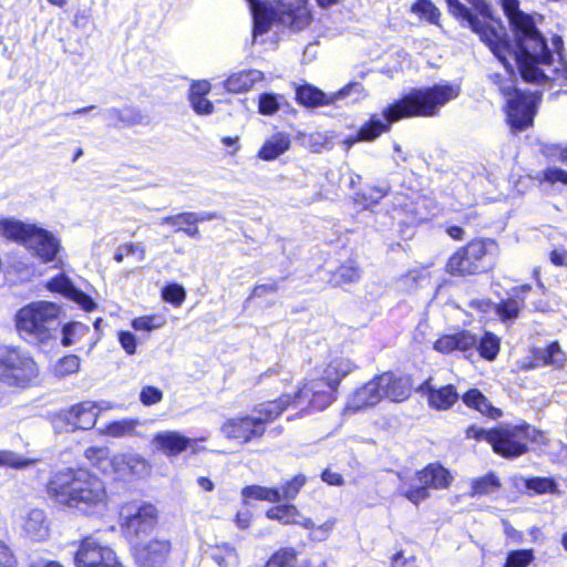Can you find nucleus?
<instances>
[{"instance_id": "obj_1", "label": "nucleus", "mask_w": 567, "mask_h": 567, "mask_svg": "<svg viewBox=\"0 0 567 567\" xmlns=\"http://www.w3.org/2000/svg\"><path fill=\"white\" fill-rule=\"evenodd\" d=\"M502 7L515 38L517 50L514 52V59L522 78L537 84L547 82L567 84V63L561 60L559 53L563 47L561 39H554L558 56L555 61L544 38L536 29L534 18L519 10V1L502 0Z\"/></svg>"}, {"instance_id": "obj_2", "label": "nucleus", "mask_w": 567, "mask_h": 567, "mask_svg": "<svg viewBox=\"0 0 567 567\" xmlns=\"http://www.w3.org/2000/svg\"><path fill=\"white\" fill-rule=\"evenodd\" d=\"M460 95V87L453 84H436L431 87L413 89L399 101L386 106L381 114H373L361 126L353 140L347 141L349 146L359 141H373L391 124L405 117H431L439 114L441 107Z\"/></svg>"}, {"instance_id": "obj_3", "label": "nucleus", "mask_w": 567, "mask_h": 567, "mask_svg": "<svg viewBox=\"0 0 567 567\" xmlns=\"http://www.w3.org/2000/svg\"><path fill=\"white\" fill-rule=\"evenodd\" d=\"M48 495L58 504L93 513L106 506L103 481L87 470L66 468L54 473L48 483Z\"/></svg>"}, {"instance_id": "obj_4", "label": "nucleus", "mask_w": 567, "mask_h": 567, "mask_svg": "<svg viewBox=\"0 0 567 567\" xmlns=\"http://www.w3.org/2000/svg\"><path fill=\"white\" fill-rule=\"evenodd\" d=\"M252 14V39L269 32L272 23H277L292 32L307 29L312 22V12L308 0H277L267 4L260 0H248Z\"/></svg>"}, {"instance_id": "obj_5", "label": "nucleus", "mask_w": 567, "mask_h": 567, "mask_svg": "<svg viewBox=\"0 0 567 567\" xmlns=\"http://www.w3.org/2000/svg\"><path fill=\"white\" fill-rule=\"evenodd\" d=\"M474 11L467 9L458 0H445L449 11L460 20L463 27L470 28L484 42L498 61L512 73V66L505 55L508 45L503 39V31L496 28L492 21L491 8L485 0H467Z\"/></svg>"}, {"instance_id": "obj_6", "label": "nucleus", "mask_w": 567, "mask_h": 567, "mask_svg": "<svg viewBox=\"0 0 567 567\" xmlns=\"http://www.w3.org/2000/svg\"><path fill=\"white\" fill-rule=\"evenodd\" d=\"M497 245L492 239H476L458 248L446 264L453 276H470L488 271L494 267Z\"/></svg>"}, {"instance_id": "obj_7", "label": "nucleus", "mask_w": 567, "mask_h": 567, "mask_svg": "<svg viewBox=\"0 0 567 567\" xmlns=\"http://www.w3.org/2000/svg\"><path fill=\"white\" fill-rule=\"evenodd\" d=\"M85 456L103 473L113 475L117 480L143 478L150 475L151 464L137 453H117L109 456L105 447H90Z\"/></svg>"}, {"instance_id": "obj_8", "label": "nucleus", "mask_w": 567, "mask_h": 567, "mask_svg": "<svg viewBox=\"0 0 567 567\" xmlns=\"http://www.w3.org/2000/svg\"><path fill=\"white\" fill-rule=\"evenodd\" d=\"M61 308L53 302L30 303L17 313V328L29 337L43 342L53 337L60 327Z\"/></svg>"}, {"instance_id": "obj_9", "label": "nucleus", "mask_w": 567, "mask_h": 567, "mask_svg": "<svg viewBox=\"0 0 567 567\" xmlns=\"http://www.w3.org/2000/svg\"><path fill=\"white\" fill-rule=\"evenodd\" d=\"M289 402L287 395L261 405L256 416L233 417L226 421L220 430L225 437L247 443L265 433V424L278 417Z\"/></svg>"}, {"instance_id": "obj_10", "label": "nucleus", "mask_w": 567, "mask_h": 567, "mask_svg": "<svg viewBox=\"0 0 567 567\" xmlns=\"http://www.w3.org/2000/svg\"><path fill=\"white\" fill-rule=\"evenodd\" d=\"M39 369L34 360L17 347H0V381L8 386H35Z\"/></svg>"}, {"instance_id": "obj_11", "label": "nucleus", "mask_w": 567, "mask_h": 567, "mask_svg": "<svg viewBox=\"0 0 567 567\" xmlns=\"http://www.w3.org/2000/svg\"><path fill=\"white\" fill-rule=\"evenodd\" d=\"M400 493L414 505L430 497L429 488H446L452 476L446 468L439 464H429L413 475H399Z\"/></svg>"}, {"instance_id": "obj_12", "label": "nucleus", "mask_w": 567, "mask_h": 567, "mask_svg": "<svg viewBox=\"0 0 567 567\" xmlns=\"http://www.w3.org/2000/svg\"><path fill=\"white\" fill-rule=\"evenodd\" d=\"M527 436L528 434L524 430L523 423H502L494 429L492 447L495 453L504 457H517L528 451L526 446Z\"/></svg>"}, {"instance_id": "obj_13", "label": "nucleus", "mask_w": 567, "mask_h": 567, "mask_svg": "<svg viewBox=\"0 0 567 567\" xmlns=\"http://www.w3.org/2000/svg\"><path fill=\"white\" fill-rule=\"evenodd\" d=\"M352 95L354 101H358L360 97L364 96V89L360 83H349L338 92H334L330 95H327L319 89L308 84L298 87L296 91L297 101L300 104L310 107L336 104L338 101L344 100Z\"/></svg>"}, {"instance_id": "obj_14", "label": "nucleus", "mask_w": 567, "mask_h": 567, "mask_svg": "<svg viewBox=\"0 0 567 567\" xmlns=\"http://www.w3.org/2000/svg\"><path fill=\"white\" fill-rule=\"evenodd\" d=\"M74 561L76 567H122L114 550L102 545L94 537L82 540Z\"/></svg>"}, {"instance_id": "obj_15", "label": "nucleus", "mask_w": 567, "mask_h": 567, "mask_svg": "<svg viewBox=\"0 0 567 567\" xmlns=\"http://www.w3.org/2000/svg\"><path fill=\"white\" fill-rule=\"evenodd\" d=\"M157 511L148 503H128L122 506L120 516L130 535L138 536L150 530L156 522Z\"/></svg>"}, {"instance_id": "obj_16", "label": "nucleus", "mask_w": 567, "mask_h": 567, "mask_svg": "<svg viewBox=\"0 0 567 567\" xmlns=\"http://www.w3.org/2000/svg\"><path fill=\"white\" fill-rule=\"evenodd\" d=\"M539 99L538 92L515 91L514 96L507 103L508 123L513 128L523 131L532 125Z\"/></svg>"}, {"instance_id": "obj_17", "label": "nucleus", "mask_w": 567, "mask_h": 567, "mask_svg": "<svg viewBox=\"0 0 567 567\" xmlns=\"http://www.w3.org/2000/svg\"><path fill=\"white\" fill-rule=\"evenodd\" d=\"M197 441V439L187 437L178 431L167 430L157 432L151 443L156 451L167 457H173L192 447Z\"/></svg>"}, {"instance_id": "obj_18", "label": "nucleus", "mask_w": 567, "mask_h": 567, "mask_svg": "<svg viewBox=\"0 0 567 567\" xmlns=\"http://www.w3.org/2000/svg\"><path fill=\"white\" fill-rule=\"evenodd\" d=\"M24 246L44 262L52 261L60 250L59 240L48 230L33 225Z\"/></svg>"}, {"instance_id": "obj_19", "label": "nucleus", "mask_w": 567, "mask_h": 567, "mask_svg": "<svg viewBox=\"0 0 567 567\" xmlns=\"http://www.w3.org/2000/svg\"><path fill=\"white\" fill-rule=\"evenodd\" d=\"M102 409L96 403L86 401L64 411L62 416L72 429L90 430L95 425Z\"/></svg>"}, {"instance_id": "obj_20", "label": "nucleus", "mask_w": 567, "mask_h": 567, "mask_svg": "<svg viewBox=\"0 0 567 567\" xmlns=\"http://www.w3.org/2000/svg\"><path fill=\"white\" fill-rule=\"evenodd\" d=\"M146 424V421L140 419L124 417L107 423L100 430V434L113 439L144 437Z\"/></svg>"}, {"instance_id": "obj_21", "label": "nucleus", "mask_w": 567, "mask_h": 567, "mask_svg": "<svg viewBox=\"0 0 567 567\" xmlns=\"http://www.w3.org/2000/svg\"><path fill=\"white\" fill-rule=\"evenodd\" d=\"M477 344V337L467 330H461L452 334L440 337L435 343L434 349L441 353H452L454 351L468 352L473 351Z\"/></svg>"}, {"instance_id": "obj_22", "label": "nucleus", "mask_w": 567, "mask_h": 567, "mask_svg": "<svg viewBox=\"0 0 567 567\" xmlns=\"http://www.w3.org/2000/svg\"><path fill=\"white\" fill-rule=\"evenodd\" d=\"M171 545L166 540H151L136 550V560L140 567H163Z\"/></svg>"}, {"instance_id": "obj_23", "label": "nucleus", "mask_w": 567, "mask_h": 567, "mask_svg": "<svg viewBox=\"0 0 567 567\" xmlns=\"http://www.w3.org/2000/svg\"><path fill=\"white\" fill-rule=\"evenodd\" d=\"M47 287L49 290L60 292L72 301L76 302L85 311H91L95 308V303L92 298L76 289L71 280L64 275L52 278L48 282Z\"/></svg>"}, {"instance_id": "obj_24", "label": "nucleus", "mask_w": 567, "mask_h": 567, "mask_svg": "<svg viewBox=\"0 0 567 567\" xmlns=\"http://www.w3.org/2000/svg\"><path fill=\"white\" fill-rule=\"evenodd\" d=\"M264 78V73L259 70H243L229 75L224 85L230 93H245L261 82Z\"/></svg>"}, {"instance_id": "obj_25", "label": "nucleus", "mask_w": 567, "mask_h": 567, "mask_svg": "<svg viewBox=\"0 0 567 567\" xmlns=\"http://www.w3.org/2000/svg\"><path fill=\"white\" fill-rule=\"evenodd\" d=\"M34 224H27L16 218H1L0 219V237L19 244L27 243L30 233L33 230Z\"/></svg>"}, {"instance_id": "obj_26", "label": "nucleus", "mask_w": 567, "mask_h": 567, "mask_svg": "<svg viewBox=\"0 0 567 567\" xmlns=\"http://www.w3.org/2000/svg\"><path fill=\"white\" fill-rule=\"evenodd\" d=\"M22 529L34 540H43L49 535V526L42 509L33 508L23 518Z\"/></svg>"}, {"instance_id": "obj_27", "label": "nucleus", "mask_w": 567, "mask_h": 567, "mask_svg": "<svg viewBox=\"0 0 567 567\" xmlns=\"http://www.w3.org/2000/svg\"><path fill=\"white\" fill-rule=\"evenodd\" d=\"M367 390H405L412 388L411 379L402 373L384 372L372 379Z\"/></svg>"}, {"instance_id": "obj_28", "label": "nucleus", "mask_w": 567, "mask_h": 567, "mask_svg": "<svg viewBox=\"0 0 567 567\" xmlns=\"http://www.w3.org/2000/svg\"><path fill=\"white\" fill-rule=\"evenodd\" d=\"M566 361V354L557 342H553L546 349L536 350L533 353V363L525 368H535L540 365H553L560 368Z\"/></svg>"}, {"instance_id": "obj_29", "label": "nucleus", "mask_w": 567, "mask_h": 567, "mask_svg": "<svg viewBox=\"0 0 567 567\" xmlns=\"http://www.w3.org/2000/svg\"><path fill=\"white\" fill-rule=\"evenodd\" d=\"M289 146L290 138L288 134L278 132L265 141L258 155L265 161H272L288 151Z\"/></svg>"}, {"instance_id": "obj_30", "label": "nucleus", "mask_w": 567, "mask_h": 567, "mask_svg": "<svg viewBox=\"0 0 567 567\" xmlns=\"http://www.w3.org/2000/svg\"><path fill=\"white\" fill-rule=\"evenodd\" d=\"M463 401L467 406L480 411L491 419L495 420L502 416V411L493 406L482 392H464Z\"/></svg>"}, {"instance_id": "obj_31", "label": "nucleus", "mask_w": 567, "mask_h": 567, "mask_svg": "<svg viewBox=\"0 0 567 567\" xmlns=\"http://www.w3.org/2000/svg\"><path fill=\"white\" fill-rule=\"evenodd\" d=\"M265 567H327V564L321 563L318 566L300 565L293 548H282L270 557Z\"/></svg>"}, {"instance_id": "obj_32", "label": "nucleus", "mask_w": 567, "mask_h": 567, "mask_svg": "<svg viewBox=\"0 0 567 567\" xmlns=\"http://www.w3.org/2000/svg\"><path fill=\"white\" fill-rule=\"evenodd\" d=\"M244 498H252L259 501H267L270 503H278L281 501V494L279 488L265 487L260 485L246 486L241 491Z\"/></svg>"}, {"instance_id": "obj_33", "label": "nucleus", "mask_w": 567, "mask_h": 567, "mask_svg": "<svg viewBox=\"0 0 567 567\" xmlns=\"http://www.w3.org/2000/svg\"><path fill=\"white\" fill-rule=\"evenodd\" d=\"M350 371V362L343 359L333 360L323 372V381L327 386L334 389L342 377Z\"/></svg>"}, {"instance_id": "obj_34", "label": "nucleus", "mask_w": 567, "mask_h": 567, "mask_svg": "<svg viewBox=\"0 0 567 567\" xmlns=\"http://www.w3.org/2000/svg\"><path fill=\"white\" fill-rule=\"evenodd\" d=\"M381 400V392H353L348 399L346 411L357 412L373 406Z\"/></svg>"}, {"instance_id": "obj_35", "label": "nucleus", "mask_w": 567, "mask_h": 567, "mask_svg": "<svg viewBox=\"0 0 567 567\" xmlns=\"http://www.w3.org/2000/svg\"><path fill=\"white\" fill-rule=\"evenodd\" d=\"M474 350H477L482 358L493 361L499 352V339L492 332H485L483 337L477 338Z\"/></svg>"}, {"instance_id": "obj_36", "label": "nucleus", "mask_w": 567, "mask_h": 567, "mask_svg": "<svg viewBox=\"0 0 567 567\" xmlns=\"http://www.w3.org/2000/svg\"><path fill=\"white\" fill-rule=\"evenodd\" d=\"M210 556L220 567H231L238 564L236 549L228 543L213 547Z\"/></svg>"}, {"instance_id": "obj_37", "label": "nucleus", "mask_w": 567, "mask_h": 567, "mask_svg": "<svg viewBox=\"0 0 567 567\" xmlns=\"http://www.w3.org/2000/svg\"><path fill=\"white\" fill-rule=\"evenodd\" d=\"M38 463L37 458L23 457L11 450H0V467L22 470Z\"/></svg>"}, {"instance_id": "obj_38", "label": "nucleus", "mask_w": 567, "mask_h": 567, "mask_svg": "<svg viewBox=\"0 0 567 567\" xmlns=\"http://www.w3.org/2000/svg\"><path fill=\"white\" fill-rule=\"evenodd\" d=\"M299 512L295 505H279L269 508L266 516L282 524H296Z\"/></svg>"}, {"instance_id": "obj_39", "label": "nucleus", "mask_w": 567, "mask_h": 567, "mask_svg": "<svg viewBox=\"0 0 567 567\" xmlns=\"http://www.w3.org/2000/svg\"><path fill=\"white\" fill-rule=\"evenodd\" d=\"M360 269L358 265L350 260L341 265L332 275L331 280L336 285H343L357 281L360 278Z\"/></svg>"}, {"instance_id": "obj_40", "label": "nucleus", "mask_w": 567, "mask_h": 567, "mask_svg": "<svg viewBox=\"0 0 567 567\" xmlns=\"http://www.w3.org/2000/svg\"><path fill=\"white\" fill-rule=\"evenodd\" d=\"M501 483L494 473L472 482V495H489L498 491Z\"/></svg>"}, {"instance_id": "obj_41", "label": "nucleus", "mask_w": 567, "mask_h": 567, "mask_svg": "<svg viewBox=\"0 0 567 567\" xmlns=\"http://www.w3.org/2000/svg\"><path fill=\"white\" fill-rule=\"evenodd\" d=\"M430 406L436 410H447L457 401V392H422Z\"/></svg>"}, {"instance_id": "obj_42", "label": "nucleus", "mask_w": 567, "mask_h": 567, "mask_svg": "<svg viewBox=\"0 0 567 567\" xmlns=\"http://www.w3.org/2000/svg\"><path fill=\"white\" fill-rule=\"evenodd\" d=\"M90 331L86 324L81 322H71L63 327L62 344L68 347L74 343L76 340L84 337Z\"/></svg>"}, {"instance_id": "obj_43", "label": "nucleus", "mask_w": 567, "mask_h": 567, "mask_svg": "<svg viewBox=\"0 0 567 567\" xmlns=\"http://www.w3.org/2000/svg\"><path fill=\"white\" fill-rule=\"evenodd\" d=\"M197 224V214L196 213H182L174 216L163 217L159 220V225H171L176 227V230L179 231L184 229V225L194 226Z\"/></svg>"}, {"instance_id": "obj_44", "label": "nucleus", "mask_w": 567, "mask_h": 567, "mask_svg": "<svg viewBox=\"0 0 567 567\" xmlns=\"http://www.w3.org/2000/svg\"><path fill=\"white\" fill-rule=\"evenodd\" d=\"M534 560L533 549L511 550L504 567H527Z\"/></svg>"}, {"instance_id": "obj_45", "label": "nucleus", "mask_w": 567, "mask_h": 567, "mask_svg": "<svg viewBox=\"0 0 567 567\" xmlns=\"http://www.w3.org/2000/svg\"><path fill=\"white\" fill-rule=\"evenodd\" d=\"M282 101V95L264 93L259 96L258 110L262 115H272L280 109Z\"/></svg>"}, {"instance_id": "obj_46", "label": "nucleus", "mask_w": 567, "mask_h": 567, "mask_svg": "<svg viewBox=\"0 0 567 567\" xmlns=\"http://www.w3.org/2000/svg\"><path fill=\"white\" fill-rule=\"evenodd\" d=\"M166 323L163 316L152 315L143 316L132 321V327L137 331H152L162 328Z\"/></svg>"}, {"instance_id": "obj_47", "label": "nucleus", "mask_w": 567, "mask_h": 567, "mask_svg": "<svg viewBox=\"0 0 567 567\" xmlns=\"http://www.w3.org/2000/svg\"><path fill=\"white\" fill-rule=\"evenodd\" d=\"M412 12L431 23H436L440 12L430 0H417L412 6Z\"/></svg>"}, {"instance_id": "obj_48", "label": "nucleus", "mask_w": 567, "mask_h": 567, "mask_svg": "<svg viewBox=\"0 0 567 567\" xmlns=\"http://www.w3.org/2000/svg\"><path fill=\"white\" fill-rule=\"evenodd\" d=\"M306 483V476L302 474H298L288 481L285 485H282L280 491L281 499L292 501L297 497L300 489Z\"/></svg>"}, {"instance_id": "obj_49", "label": "nucleus", "mask_w": 567, "mask_h": 567, "mask_svg": "<svg viewBox=\"0 0 567 567\" xmlns=\"http://www.w3.org/2000/svg\"><path fill=\"white\" fill-rule=\"evenodd\" d=\"M162 297L166 302L179 306L186 298V291L181 285L171 284L163 289Z\"/></svg>"}, {"instance_id": "obj_50", "label": "nucleus", "mask_w": 567, "mask_h": 567, "mask_svg": "<svg viewBox=\"0 0 567 567\" xmlns=\"http://www.w3.org/2000/svg\"><path fill=\"white\" fill-rule=\"evenodd\" d=\"M80 368V358L71 354L62 358L55 365L54 371L58 375H66L74 373Z\"/></svg>"}, {"instance_id": "obj_51", "label": "nucleus", "mask_w": 567, "mask_h": 567, "mask_svg": "<svg viewBox=\"0 0 567 567\" xmlns=\"http://www.w3.org/2000/svg\"><path fill=\"white\" fill-rule=\"evenodd\" d=\"M520 302L515 299H508L506 301L501 302L497 306V313L502 320H511L515 319L520 310Z\"/></svg>"}, {"instance_id": "obj_52", "label": "nucleus", "mask_w": 567, "mask_h": 567, "mask_svg": "<svg viewBox=\"0 0 567 567\" xmlns=\"http://www.w3.org/2000/svg\"><path fill=\"white\" fill-rule=\"evenodd\" d=\"M130 255H137L140 260H144L145 259V247L141 244H133V243L121 246L117 248V250L114 255V260L117 262H122L124 259V256H130Z\"/></svg>"}, {"instance_id": "obj_53", "label": "nucleus", "mask_w": 567, "mask_h": 567, "mask_svg": "<svg viewBox=\"0 0 567 567\" xmlns=\"http://www.w3.org/2000/svg\"><path fill=\"white\" fill-rule=\"evenodd\" d=\"M130 113H132L130 109H109L104 112V117L113 124H117V122L133 124L135 123V117L131 116Z\"/></svg>"}, {"instance_id": "obj_54", "label": "nucleus", "mask_w": 567, "mask_h": 567, "mask_svg": "<svg viewBox=\"0 0 567 567\" xmlns=\"http://www.w3.org/2000/svg\"><path fill=\"white\" fill-rule=\"evenodd\" d=\"M526 486L529 489L535 491L538 494L553 492L555 488V483L550 478L546 477H535L530 478L526 482Z\"/></svg>"}, {"instance_id": "obj_55", "label": "nucleus", "mask_w": 567, "mask_h": 567, "mask_svg": "<svg viewBox=\"0 0 567 567\" xmlns=\"http://www.w3.org/2000/svg\"><path fill=\"white\" fill-rule=\"evenodd\" d=\"M494 429L487 431L485 429L478 427L476 425H471L466 430V437L467 439H475L478 441H486L491 445L493 444L494 440Z\"/></svg>"}, {"instance_id": "obj_56", "label": "nucleus", "mask_w": 567, "mask_h": 567, "mask_svg": "<svg viewBox=\"0 0 567 567\" xmlns=\"http://www.w3.org/2000/svg\"><path fill=\"white\" fill-rule=\"evenodd\" d=\"M543 178L550 184L563 183L567 185V172L561 168L548 167L544 169Z\"/></svg>"}, {"instance_id": "obj_57", "label": "nucleus", "mask_w": 567, "mask_h": 567, "mask_svg": "<svg viewBox=\"0 0 567 567\" xmlns=\"http://www.w3.org/2000/svg\"><path fill=\"white\" fill-rule=\"evenodd\" d=\"M189 102L193 110L199 115H209L214 112V105L206 96L190 99Z\"/></svg>"}, {"instance_id": "obj_58", "label": "nucleus", "mask_w": 567, "mask_h": 567, "mask_svg": "<svg viewBox=\"0 0 567 567\" xmlns=\"http://www.w3.org/2000/svg\"><path fill=\"white\" fill-rule=\"evenodd\" d=\"M210 83L206 80L194 81L190 85L188 99L206 96L210 92Z\"/></svg>"}, {"instance_id": "obj_59", "label": "nucleus", "mask_w": 567, "mask_h": 567, "mask_svg": "<svg viewBox=\"0 0 567 567\" xmlns=\"http://www.w3.org/2000/svg\"><path fill=\"white\" fill-rule=\"evenodd\" d=\"M333 526L334 520H327L319 526H315L313 530L310 533V538L318 542L324 540L330 535Z\"/></svg>"}, {"instance_id": "obj_60", "label": "nucleus", "mask_w": 567, "mask_h": 567, "mask_svg": "<svg viewBox=\"0 0 567 567\" xmlns=\"http://www.w3.org/2000/svg\"><path fill=\"white\" fill-rule=\"evenodd\" d=\"M118 340L122 348L127 354H133L136 351V339L135 336L128 331H121L118 333Z\"/></svg>"}, {"instance_id": "obj_61", "label": "nucleus", "mask_w": 567, "mask_h": 567, "mask_svg": "<svg viewBox=\"0 0 567 567\" xmlns=\"http://www.w3.org/2000/svg\"><path fill=\"white\" fill-rule=\"evenodd\" d=\"M522 423L524 425V430H526V432L528 434V436L526 437V446L527 447H528L529 442H535L537 444H546L547 439L543 432L536 430L535 427H532L526 422H522Z\"/></svg>"}, {"instance_id": "obj_62", "label": "nucleus", "mask_w": 567, "mask_h": 567, "mask_svg": "<svg viewBox=\"0 0 567 567\" xmlns=\"http://www.w3.org/2000/svg\"><path fill=\"white\" fill-rule=\"evenodd\" d=\"M278 290V286L277 284L272 282V284H264V285H258L256 286L251 293H250V299L251 298H261V297H265L267 295H272L275 293L276 291Z\"/></svg>"}, {"instance_id": "obj_63", "label": "nucleus", "mask_w": 567, "mask_h": 567, "mask_svg": "<svg viewBox=\"0 0 567 567\" xmlns=\"http://www.w3.org/2000/svg\"><path fill=\"white\" fill-rule=\"evenodd\" d=\"M550 261L556 266L567 267V249L561 247L554 249L550 254Z\"/></svg>"}, {"instance_id": "obj_64", "label": "nucleus", "mask_w": 567, "mask_h": 567, "mask_svg": "<svg viewBox=\"0 0 567 567\" xmlns=\"http://www.w3.org/2000/svg\"><path fill=\"white\" fill-rule=\"evenodd\" d=\"M14 563L13 556L9 548L0 543V567H12Z\"/></svg>"}]
</instances>
